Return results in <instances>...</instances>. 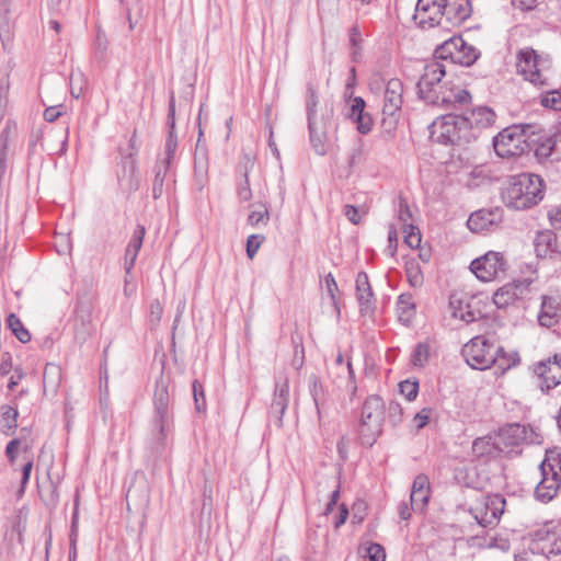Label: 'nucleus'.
I'll return each instance as SVG.
<instances>
[{
	"label": "nucleus",
	"mask_w": 561,
	"mask_h": 561,
	"mask_svg": "<svg viewBox=\"0 0 561 561\" xmlns=\"http://www.w3.org/2000/svg\"><path fill=\"white\" fill-rule=\"evenodd\" d=\"M306 111L309 142L318 156H325L329 150L330 131L334 127V111L332 104L319 105L317 91L311 83L307 84Z\"/></svg>",
	"instance_id": "nucleus-1"
},
{
	"label": "nucleus",
	"mask_w": 561,
	"mask_h": 561,
	"mask_svg": "<svg viewBox=\"0 0 561 561\" xmlns=\"http://www.w3.org/2000/svg\"><path fill=\"white\" fill-rule=\"evenodd\" d=\"M542 187L539 175L520 173L510 178L502 197L507 207L523 210L537 205L542 199Z\"/></svg>",
	"instance_id": "nucleus-2"
},
{
	"label": "nucleus",
	"mask_w": 561,
	"mask_h": 561,
	"mask_svg": "<svg viewBox=\"0 0 561 561\" xmlns=\"http://www.w3.org/2000/svg\"><path fill=\"white\" fill-rule=\"evenodd\" d=\"M386 405L379 396L368 397L362 409L358 436L363 446L371 447L382 431Z\"/></svg>",
	"instance_id": "nucleus-3"
},
{
	"label": "nucleus",
	"mask_w": 561,
	"mask_h": 561,
	"mask_svg": "<svg viewBox=\"0 0 561 561\" xmlns=\"http://www.w3.org/2000/svg\"><path fill=\"white\" fill-rule=\"evenodd\" d=\"M460 115L448 114L430 126V137L442 145L462 146L474 140L472 131L460 123Z\"/></svg>",
	"instance_id": "nucleus-4"
},
{
	"label": "nucleus",
	"mask_w": 561,
	"mask_h": 561,
	"mask_svg": "<svg viewBox=\"0 0 561 561\" xmlns=\"http://www.w3.org/2000/svg\"><path fill=\"white\" fill-rule=\"evenodd\" d=\"M446 73L445 66L440 59H434L424 66V72L417 82L419 96L426 103L438 105L439 102H448L450 99L445 96V87L442 82Z\"/></svg>",
	"instance_id": "nucleus-5"
},
{
	"label": "nucleus",
	"mask_w": 561,
	"mask_h": 561,
	"mask_svg": "<svg viewBox=\"0 0 561 561\" xmlns=\"http://www.w3.org/2000/svg\"><path fill=\"white\" fill-rule=\"evenodd\" d=\"M530 125H512L504 128L493 138V147L502 158L519 157L529 151L527 130Z\"/></svg>",
	"instance_id": "nucleus-6"
},
{
	"label": "nucleus",
	"mask_w": 561,
	"mask_h": 561,
	"mask_svg": "<svg viewBox=\"0 0 561 561\" xmlns=\"http://www.w3.org/2000/svg\"><path fill=\"white\" fill-rule=\"evenodd\" d=\"M502 350L491 344L484 336L478 335L463 345L462 356L467 364L474 369L484 370L497 364Z\"/></svg>",
	"instance_id": "nucleus-7"
},
{
	"label": "nucleus",
	"mask_w": 561,
	"mask_h": 561,
	"mask_svg": "<svg viewBox=\"0 0 561 561\" xmlns=\"http://www.w3.org/2000/svg\"><path fill=\"white\" fill-rule=\"evenodd\" d=\"M542 58L531 47L520 48L516 54V71L537 89L550 88V80L540 68Z\"/></svg>",
	"instance_id": "nucleus-8"
},
{
	"label": "nucleus",
	"mask_w": 561,
	"mask_h": 561,
	"mask_svg": "<svg viewBox=\"0 0 561 561\" xmlns=\"http://www.w3.org/2000/svg\"><path fill=\"white\" fill-rule=\"evenodd\" d=\"M434 57L469 67L480 57V50L469 45L461 36H453L435 49Z\"/></svg>",
	"instance_id": "nucleus-9"
},
{
	"label": "nucleus",
	"mask_w": 561,
	"mask_h": 561,
	"mask_svg": "<svg viewBox=\"0 0 561 561\" xmlns=\"http://www.w3.org/2000/svg\"><path fill=\"white\" fill-rule=\"evenodd\" d=\"M506 501L500 494L481 495L470 507V513L482 527L495 526L504 513Z\"/></svg>",
	"instance_id": "nucleus-10"
},
{
	"label": "nucleus",
	"mask_w": 561,
	"mask_h": 561,
	"mask_svg": "<svg viewBox=\"0 0 561 561\" xmlns=\"http://www.w3.org/2000/svg\"><path fill=\"white\" fill-rule=\"evenodd\" d=\"M402 93H403V84L397 79H390L386 85L385 96H383V106H382V122L381 125L387 133H391L396 129L399 112L402 106Z\"/></svg>",
	"instance_id": "nucleus-11"
},
{
	"label": "nucleus",
	"mask_w": 561,
	"mask_h": 561,
	"mask_svg": "<svg viewBox=\"0 0 561 561\" xmlns=\"http://www.w3.org/2000/svg\"><path fill=\"white\" fill-rule=\"evenodd\" d=\"M533 373L537 379V386L542 393L549 394L561 387V355L554 354L545 360L533 365Z\"/></svg>",
	"instance_id": "nucleus-12"
},
{
	"label": "nucleus",
	"mask_w": 561,
	"mask_h": 561,
	"mask_svg": "<svg viewBox=\"0 0 561 561\" xmlns=\"http://www.w3.org/2000/svg\"><path fill=\"white\" fill-rule=\"evenodd\" d=\"M153 405H154V416L153 423L154 427L159 431L161 436H164L165 431L169 428L172 412H171V398L169 392V380L165 379L162 375L156 381L154 392H153Z\"/></svg>",
	"instance_id": "nucleus-13"
},
{
	"label": "nucleus",
	"mask_w": 561,
	"mask_h": 561,
	"mask_svg": "<svg viewBox=\"0 0 561 561\" xmlns=\"http://www.w3.org/2000/svg\"><path fill=\"white\" fill-rule=\"evenodd\" d=\"M470 270L479 279L491 282L501 275H505L507 262L501 252L489 251L473 260Z\"/></svg>",
	"instance_id": "nucleus-14"
},
{
	"label": "nucleus",
	"mask_w": 561,
	"mask_h": 561,
	"mask_svg": "<svg viewBox=\"0 0 561 561\" xmlns=\"http://www.w3.org/2000/svg\"><path fill=\"white\" fill-rule=\"evenodd\" d=\"M535 432L527 425L519 423L507 424L499 432L496 447L501 450L507 448V453H510L514 447L522 444L535 443Z\"/></svg>",
	"instance_id": "nucleus-15"
},
{
	"label": "nucleus",
	"mask_w": 561,
	"mask_h": 561,
	"mask_svg": "<svg viewBox=\"0 0 561 561\" xmlns=\"http://www.w3.org/2000/svg\"><path fill=\"white\" fill-rule=\"evenodd\" d=\"M413 19L424 30L437 25L446 26L444 24V10L439 0H417Z\"/></svg>",
	"instance_id": "nucleus-16"
},
{
	"label": "nucleus",
	"mask_w": 561,
	"mask_h": 561,
	"mask_svg": "<svg viewBox=\"0 0 561 561\" xmlns=\"http://www.w3.org/2000/svg\"><path fill=\"white\" fill-rule=\"evenodd\" d=\"M129 145L133 149L131 152L124 156L121 162L117 164V182L123 192H134L139 187V179L136 174L137 163H136V152L134 137L130 138Z\"/></svg>",
	"instance_id": "nucleus-17"
},
{
	"label": "nucleus",
	"mask_w": 561,
	"mask_h": 561,
	"mask_svg": "<svg viewBox=\"0 0 561 561\" xmlns=\"http://www.w3.org/2000/svg\"><path fill=\"white\" fill-rule=\"evenodd\" d=\"M94 331L92 322V306L87 300H79L73 317V339L79 345H83Z\"/></svg>",
	"instance_id": "nucleus-18"
},
{
	"label": "nucleus",
	"mask_w": 561,
	"mask_h": 561,
	"mask_svg": "<svg viewBox=\"0 0 561 561\" xmlns=\"http://www.w3.org/2000/svg\"><path fill=\"white\" fill-rule=\"evenodd\" d=\"M541 480L535 489V496L541 502L551 501L561 484V477L556 471L554 467L546 460L540 465Z\"/></svg>",
	"instance_id": "nucleus-19"
},
{
	"label": "nucleus",
	"mask_w": 561,
	"mask_h": 561,
	"mask_svg": "<svg viewBox=\"0 0 561 561\" xmlns=\"http://www.w3.org/2000/svg\"><path fill=\"white\" fill-rule=\"evenodd\" d=\"M460 116V123L465 124L469 131H472L474 140L479 137L480 131L492 126L496 118L494 111L488 106H478L463 112Z\"/></svg>",
	"instance_id": "nucleus-20"
},
{
	"label": "nucleus",
	"mask_w": 561,
	"mask_h": 561,
	"mask_svg": "<svg viewBox=\"0 0 561 561\" xmlns=\"http://www.w3.org/2000/svg\"><path fill=\"white\" fill-rule=\"evenodd\" d=\"M529 291V285L525 282L507 283L500 287L493 295V302L500 309H505L523 299Z\"/></svg>",
	"instance_id": "nucleus-21"
},
{
	"label": "nucleus",
	"mask_w": 561,
	"mask_h": 561,
	"mask_svg": "<svg viewBox=\"0 0 561 561\" xmlns=\"http://www.w3.org/2000/svg\"><path fill=\"white\" fill-rule=\"evenodd\" d=\"M203 130L199 127L198 139L194 154V182L201 191L208 182V150L205 142L202 141Z\"/></svg>",
	"instance_id": "nucleus-22"
},
{
	"label": "nucleus",
	"mask_w": 561,
	"mask_h": 561,
	"mask_svg": "<svg viewBox=\"0 0 561 561\" xmlns=\"http://www.w3.org/2000/svg\"><path fill=\"white\" fill-rule=\"evenodd\" d=\"M289 400L288 379L284 378L276 381L274 398L270 407V419L274 421L276 426H282L283 415L287 409Z\"/></svg>",
	"instance_id": "nucleus-23"
},
{
	"label": "nucleus",
	"mask_w": 561,
	"mask_h": 561,
	"mask_svg": "<svg viewBox=\"0 0 561 561\" xmlns=\"http://www.w3.org/2000/svg\"><path fill=\"white\" fill-rule=\"evenodd\" d=\"M431 493L430 479L426 474L415 477L410 494V502L413 512H423L426 507Z\"/></svg>",
	"instance_id": "nucleus-24"
},
{
	"label": "nucleus",
	"mask_w": 561,
	"mask_h": 561,
	"mask_svg": "<svg viewBox=\"0 0 561 561\" xmlns=\"http://www.w3.org/2000/svg\"><path fill=\"white\" fill-rule=\"evenodd\" d=\"M168 126H169V134H168V137L165 140V148H164L165 157L162 158L159 161V163L170 167L172 163V160L174 158L176 147H178V138L174 133V129H175V99H174L173 93L170 96Z\"/></svg>",
	"instance_id": "nucleus-25"
},
{
	"label": "nucleus",
	"mask_w": 561,
	"mask_h": 561,
	"mask_svg": "<svg viewBox=\"0 0 561 561\" xmlns=\"http://www.w3.org/2000/svg\"><path fill=\"white\" fill-rule=\"evenodd\" d=\"M356 297L362 314H369L374 311V294L369 284L368 275L359 272L356 276Z\"/></svg>",
	"instance_id": "nucleus-26"
},
{
	"label": "nucleus",
	"mask_w": 561,
	"mask_h": 561,
	"mask_svg": "<svg viewBox=\"0 0 561 561\" xmlns=\"http://www.w3.org/2000/svg\"><path fill=\"white\" fill-rule=\"evenodd\" d=\"M561 317V305L558 298L543 296L538 322L540 325L551 328L559 322Z\"/></svg>",
	"instance_id": "nucleus-27"
},
{
	"label": "nucleus",
	"mask_w": 561,
	"mask_h": 561,
	"mask_svg": "<svg viewBox=\"0 0 561 561\" xmlns=\"http://www.w3.org/2000/svg\"><path fill=\"white\" fill-rule=\"evenodd\" d=\"M350 116L356 122L357 130L360 134H368L374 125L371 116L365 112V101L362 98H355L351 106Z\"/></svg>",
	"instance_id": "nucleus-28"
},
{
	"label": "nucleus",
	"mask_w": 561,
	"mask_h": 561,
	"mask_svg": "<svg viewBox=\"0 0 561 561\" xmlns=\"http://www.w3.org/2000/svg\"><path fill=\"white\" fill-rule=\"evenodd\" d=\"M535 251L538 256L546 257L556 252L557 237L552 230H542L536 233L534 239Z\"/></svg>",
	"instance_id": "nucleus-29"
},
{
	"label": "nucleus",
	"mask_w": 561,
	"mask_h": 561,
	"mask_svg": "<svg viewBox=\"0 0 561 561\" xmlns=\"http://www.w3.org/2000/svg\"><path fill=\"white\" fill-rule=\"evenodd\" d=\"M415 309L416 305L411 293H403L398 297L397 313L403 324L408 325L411 323L415 316Z\"/></svg>",
	"instance_id": "nucleus-30"
},
{
	"label": "nucleus",
	"mask_w": 561,
	"mask_h": 561,
	"mask_svg": "<svg viewBox=\"0 0 561 561\" xmlns=\"http://www.w3.org/2000/svg\"><path fill=\"white\" fill-rule=\"evenodd\" d=\"M18 397L14 398L13 404H2L0 407V416H1V426L2 433L5 435H12L18 427V416L19 412L16 409V400Z\"/></svg>",
	"instance_id": "nucleus-31"
},
{
	"label": "nucleus",
	"mask_w": 561,
	"mask_h": 561,
	"mask_svg": "<svg viewBox=\"0 0 561 561\" xmlns=\"http://www.w3.org/2000/svg\"><path fill=\"white\" fill-rule=\"evenodd\" d=\"M494 214L484 209L478 210L470 215L467 226L473 232H483L490 230L494 225Z\"/></svg>",
	"instance_id": "nucleus-32"
},
{
	"label": "nucleus",
	"mask_w": 561,
	"mask_h": 561,
	"mask_svg": "<svg viewBox=\"0 0 561 561\" xmlns=\"http://www.w3.org/2000/svg\"><path fill=\"white\" fill-rule=\"evenodd\" d=\"M37 486L41 500L43 501L45 506L49 510L56 508L59 502V492L56 483H54L53 480L49 478L47 485L39 486V484H37Z\"/></svg>",
	"instance_id": "nucleus-33"
},
{
	"label": "nucleus",
	"mask_w": 561,
	"mask_h": 561,
	"mask_svg": "<svg viewBox=\"0 0 561 561\" xmlns=\"http://www.w3.org/2000/svg\"><path fill=\"white\" fill-rule=\"evenodd\" d=\"M404 270L409 284L413 288H420L424 283L423 273L416 259L405 261Z\"/></svg>",
	"instance_id": "nucleus-34"
},
{
	"label": "nucleus",
	"mask_w": 561,
	"mask_h": 561,
	"mask_svg": "<svg viewBox=\"0 0 561 561\" xmlns=\"http://www.w3.org/2000/svg\"><path fill=\"white\" fill-rule=\"evenodd\" d=\"M7 323L11 332L21 343H27L31 341V333L23 325L22 321L14 313H10L7 318Z\"/></svg>",
	"instance_id": "nucleus-35"
},
{
	"label": "nucleus",
	"mask_w": 561,
	"mask_h": 561,
	"mask_svg": "<svg viewBox=\"0 0 561 561\" xmlns=\"http://www.w3.org/2000/svg\"><path fill=\"white\" fill-rule=\"evenodd\" d=\"M445 96L450 99L448 102H439L438 106H443L445 108H448L450 105L454 104H467L471 100L470 93L465 89H447L444 90Z\"/></svg>",
	"instance_id": "nucleus-36"
},
{
	"label": "nucleus",
	"mask_w": 561,
	"mask_h": 561,
	"mask_svg": "<svg viewBox=\"0 0 561 561\" xmlns=\"http://www.w3.org/2000/svg\"><path fill=\"white\" fill-rule=\"evenodd\" d=\"M170 167L159 162L156 165V174L152 185V196L154 199L159 198L163 193L164 179Z\"/></svg>",
	"instance_id": "nucleus-37"
},
{
	"label": "nucleus",
	"mask_w": 561,
	"mask_h": 561,
	"mask_svg": "<svg viewBox=\"0 0 561 561\" xmlns=\"http://www.w3.org/2000/svg\"><path fill=\"white\" fill-rule=\"evenodd\" d=\"M545 94L541 95V105L547 108H551L554 111L561 110V93L558 90L550 88L546 89Z\"/></svg>",
	"instance_id": "nucleus-38"
},
{
	"label": "nucleus",
	"mask_w": 561,
	"mask_h": 561,
	"mask_svg": "<svg viewBox=\"0 0 561 561\" xmlns=\"http://www.w3.org/2000/svg\"><path fill=\"white\" fill-rule=\"evenodd\" d=\"M449 305L454 309L453 316L455 318H459L467 323L473 322L476 320V313L471 310L463 311L461 307L462 301L457 299L455 296L450 297Z\"/></svg>",
	"instance_id": "nucleus-39"
},
{
	"label": "nucleus",
	"mask_w": 561,
	"mask_h": 561,
	"mask_svg": "<svg viewBox=\"0 0 561 561\" xmlns=\"http://www.w3.org/2000/svg\"><path fill=\"white\" fill-rule=\"evenodd\" d=\"M430 345L427 343L421 342L416 344L412 353L411 362L416 367H423L427 363Z\"/></svg>",
	"instance_id": "nucleus-40"
},
{
	"label": "nucleus",
	"mask_w": 561,
	"mask_h": 561,
	"mask_svg": "<svg viewBox=\"0 0 561 561\" xmlns=\"http://www.w3.org/2000/svg\"><path fill=\"white\" fill-rule=\"evenodd\" d=\"M270 219L268 209L265 204H260L257 209L250 213L248 217V224L251 226H257L260 224L266 225Z\"/></svg>",
	"instance_id": "nucleus-41"
},
{
	"label": "nucleus",
	"mask_w": 561,
	"mask_h": 561,
	"mask_svg": "<svg viewBox=\"0 0 561 561\" xmlns=\"http://www.w3.org/2000/svg\"><path fill=\"white\" fill-rule=\"evenodd\" d=\"M25 459H26V462L22 466V469H21L22 478H21L20 488L16 491L18 497H22L24 495L26 485L30 481L31 473H32V470L34 467L32 457L25 456Z\"/></svg>",
	"instance_id": "nucleus-42"
},
{
	"label": "nucleus",
	"mask_w": 561,
	"mask_h": 561,
	"mask_svg": "<svg viewBox=\"0 0 561 561\" xmlns=\"http://www.w3.org/2000/svg\"><path fill=\"white\" fill-rule=\"evenodd\" d=\"M309 392L314 402L317 410L319 411V400L323 394V387L319 379V377L314 374L310 375L308 378Z\"/></svg>",
	"instance_id": "nucleus-43"
},
{
	"label": "nucleus",
	"mask_w": 561,
	"mask_h": 561,
	"mask_svg": "<svg viewBox=\"0 0 561 561\" xmlns=\"http://www.w3.org/2000/svg\"><path fill=\"white\" fill-rule=\"evenodd\" d=\"M237 195L241 202H249L252 198V191L249 182V172L245 167L241 181L237 186Z\"/></svg>",
	"instance_id": "nucleus-44"
},
{
	"label": "nucleus",
	"mask_w": 561,
	"mask_h": 561,
	"mask_svg": "<svg viewBox=\"0 0 561 561\" xmlns=\"http://www.w3.org/2000/svg\"><path fill=\"white\" fill-rule=\"evenodd\" d=\"M404 242L412 249L419 248L421 243V233L415 226H409L403 229Z\"/></svg>",
	"instance_id": "nucleus-45"
},
{
	"label": "nucleus",
	"mask_w": 561,
	"mask_h": 561,
	"mask_svg": "<svg viewBox=\"0 0 561 561\" xmlns=\"http://www.w3.org/2000/svg\"><path fill=\"white\" fill-rule=\"evenodd\" d=\"M324 282H325L327 291L331 298L332 305H333L334 309L337 312H340V307H339L337 299H336V291L339 290V287H337L334 276L331 273H329L325 276Z\"/></svg>",
	"instance_id": "nucleus-46"
},
{
	"label": "nucleus",
	"mask_w": 561,
	"mask_h": 561,
	"mask_svg": "<svg viewBox=\"0 0 561 561\" xmlns=\"http://www.w3.org/2000/svg\"><path fill=\"white\" fill-rule=\"evenodd\" d=\"M145 234H146V228L142 225H138L133 233L130 241L127 244V248L139 253V250L141 249V245H142Z\"/></svg>",
	"instance_id": "nucleus-47"
},
{
	"label": "nucleus",
	"mask_w": 561,
	"mask_h": 561,
	"mask_svg": "<svg viewBox=\"0 0 561 561\" xmlns=\"http://www.w3.org/2000/svg\"><path fill=\"white\" fill-rule=\"evenodd\" d=\"M400 392L409 400L413 401L419 393V382L404 380L400 382Z\"/></svg>",
	"instance_id": "nucleus-48"
},
{
	"label": "nucleus",
	"mask_w": 561,
	"mask_h": 561,
	"mask_svg": "<svg viewBox=\"0 0 561 561\" xmlns=\"http://www.w3.org/2000/svg\"><path fill=\"white\" fill-rule=\"evenodd\" d=\"M264 241V236L262 234H251L247 240V255L249 259H253L260 249L262 242Z\"/></svg>",
	"instance_id": "nucleus-49"
},
{
	"label": "nucleus",
	"mask_w": 561,
	"mask_h": 561,
	"mask_svg": "<svg viewBox=\"0 0 561 561\" xmlns=\"http://www.w3.org/2000/svg\"><path fill=\"white\" fill-rule=\"evenodd\" d=\"M398 218L402 224V229L409 228V226H413L411 222V220H412L411 210H410L407 202L403 199H401L399 203Z\"/></svg>",
	"instance_id": "nucleus-50"
},
{
	"label": "nucleus",
	"mask_w": 561,
	"mask_h": 561,
	"mask_svg": "<svg viewBox=\"0 0 561 561\" xmlns=\"http://www.w3.org/2000/svg\"><path fill=\"white\" fill-rule=\"evenodd\" d=\"M163 307L158 299H154L150 304L149 308V321L151 325L157 327L162 318Z\"/></svg>",
	"instance_id": "nucleus-51"
},
{
	"label": "nucleus",
	"mask_w": 561,
	"mask_h": 561,
	"mask_svg": "<svg viewBox=\"0 0 561 561\" xmlns=\"http://www.w3.org/2000/svg\"><path fill=\"white\" fill-rule=\"evenodd\" d=\"M366 554L370 561H385L386 559L385 549L379 543H370L366 548Z\"/></svg>",
	"instance_id": "nucleus-52"
},
{
	"label": "nucleus",
	"mask_w": 561,
	"mask_h": 561,
	"mask_svg": "<svg viewBox=\"0 0 561 561\" xmlns=\"http://www.w3.org/2000/svg\"><path fill=\"white\" fill-rule=\"evenodd\" d=\"M193 396L196 410L199 412L205 408V396L204 388L198 380H194L193 382Z\"/></svg>",
	"instance_id": "nucleus-53"
},
{
	"label": "nucleus",
	"mask_w": 561,
	"mask_h": 561,
	"mask_svg": "<svg viewBox=\"0 0 561 561\" xmlns=\"http://www.w3.org/2000/svg\"><path fill=\"white\" fill-rule=\"evenodd\" d=\"M472 449L474 454L482 456L492 451V445L486 438L479 437L473 440Z\"/></svg>",
	"instance_id": "nucleus-54"
},
{
	"label": "nucleus",
	"mask_w": 561,
	"mask_h": 561,
	"mask_svg": "<svg viewBox=\"0 0 561 561\" xmlns=\"http://www.w3.org/2000/svg\"><path fill=\"white\" fill-rule=\"evenodd\" d=\"M12 370H14L13 363H12V356L10 353L4 352L0 355V375L7 376Z\"/></svg>",
	"instance_id": "nucleus-55"
},
{
	"label": "nucleus",
	"mask_w": 561,
	"mask_h": 561,
	"mask_svg": "<svg viewBox=\"0 0 561 561\" xmlns=\"http://www.w3.org/2000/svg\"><path fill=\"white\" fill-rule=\"evenodd\" d=\"M432 415V409L424 408L414 415V423L417 430L423 428L428 423Z\"/></svg>",
	"instance_id": "nucleus-56"
},
{
	"label": "nucleus",
	"mask_w": 561,
	"mask_h": 561,
	"mask_svg": "<svg viewBox=\"0 0 561 561\" xmlns=\"http://www.w3.org/2000/svg\"><path fill=\"white\" fill-rule=\"evenodd\" d=\"M344 215L354 225H358L362 220V215L359 214V209L353 205L344 206Z\"/></svg>",
	"instance_id": "nucleus-57"
},
{
	"label": "nucleus",
	"mask_w": 561,
	"mask_h": 561,
	"mask_svg": "<svg viewBox=\"0 0 561 561\" xmlns=\"http://www.w3.org/2000/svg\"><path fill=\"white\" fill-rule=\"evenodd\" d=\"M19 442L11 439L5 447V456L11 465H13L18 458Z\"/></svg>",
	"instance_id": "nucleus-58"
},
{
	"label": "nucleus",
	"mask_w": 561,
	"mask_h": 561,
	"mask_svg": "<svg viewBox=\"0 0 561 561\" xmlns=\"http://www.w3.org/2000/svg\"><path fill=\"white\" fill-rule=\"evenodd\" d=\"M137 256H138V252L133 251L129 248H126L125 262H124V268H125L126 273H129L133 270Z\"/></svg>",
	"instance_id": "nucleus-59"
},
{
	"label": "nucleus",
	"mask_w": 561,
	"mask_h": 561,
	"mask_svg": "<svg viewBox=\"0 0 561 561\" xmlns=\"http://www.w3.org/2000/svg\"><path fill=\"white\" fill-rule=\"evenodd\" d=\"M23 377H24V374H23L22 368L15 367L14 374L9 379L8 389L13 390L19 385V382L23 379Z\"/></svg>",
	"instance_id": "nucleus-60"
},
{
	"label": "nucleus",
	"mask_w": 561,
	"mask_h": 561,
	"mask_svg": "<svg viewBox=\"0 0 561 561\" xmlns=\"http://www.w3.org/2000/svg\"><path fill=\"white\" fill-rule=\"evenodd\" d=\"M549 219L554 229L561 230V206L549 213Z\"/></svg>",
	"instance_id": "nucleus-61"
},
{
	"label": "nucleus",
	"mask_w": 561,
	"mask_h": 561,
	"mask_svg": "<svg viewBox=\"0 0 561 561\" xmlns=\"http://www.w3.org/2000/svg\"><path fill=\"white\" fill-rule=\"evenodd\" d=\"M60 115L61 112L57 106H50L44 111V118L49 123L55 122Z\"/></svg>",
	"instance_id": "nucleus-62"
},
{
	"label": "nucleus",
	"mask_w": 561,
	"mask_h": 561,
	"mask_svg": "<svg viewBox=\"0 0 561 561\" xmlns=\"http://www.w3.org/2000/svg\"><path fill=\"white\" fill-rule=\"evenodd\" d=\"M33 435H32V428L31 427H22L20 430V433H19V436L13 438V440H18L19 442V446H21V444L30 440V439H33Z\"/></svg>",
	"instance_id": "nucleus-63"
},
{
	"label": "nucleus",
	"mask_w": 561,
	"mask_h": 561,
	"mask_svg": "<svg viewBox=\"0 0 561 561\" xmlns=\"http://www.w3.org/2000/svg\"><path fill=\"white\" fill-rule=\"evenodd\" d=\"M512 3L523 11H528L536 7V0H512Z\"/></svg>",
	"instance_id": "nucleus-64"
}]
</instances>
